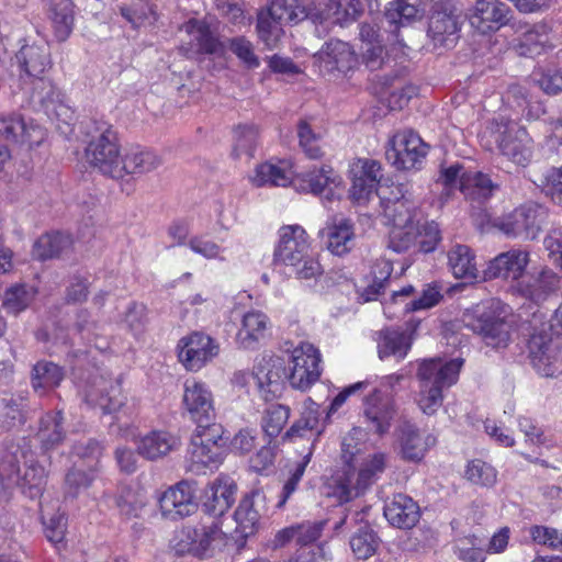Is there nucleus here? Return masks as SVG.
Masks as SVG:
<instances>
[{
    "mask_svg": "<svg viewBox=\"0 0 562 562\" xmlns=\"http://www.w3.org/2000/svg\"><path fill=\"white\" fill-rule=\"evenodd\" d=\"M48 12L56 38L66 41L74 26L72 0H48Z\"/></svg>",
    "mask_w": 562,
    "mask_h": 562,
    "instance_id": "obj_37",
    "label": "nucleus"
},
{
    "mask_svg": "<svg viewBox=\"0 0 562 562\" xmlns=\"http://www.w3.org/2000/svg\"><path fill=\"white\" fill-rule=\"evenodd\" d=\"M398 432L401 454L407 461L419 462L428 448L436 442L430 435L424 438L419 429L409 422L402 423Z\"/></svg>",
    "mask_w": 562,
    "mask_h": 562,
    "instance_id": "obj_30",
    "label": "nucleus"
},
{
    "mask_svg": "<svg viewBox=\"0 0 562 562\" xmlns=\"http://www.w3.org/2000/svg\"><path fill=\"white\" fill-rule=\"evenodd\" d=\"M290 173L281 167L273 164H262L257 167L252 182L257 187L266 184L276 187H286L290 183Z\"/></svg>",
    "mask_w": 562,
    "mask_h": 562,
    "instance_id": "obj_52",
    "label": "nucleus"
},
{
    "mask_svg": "<svg viewBox=\"0 0 562 562\" xmlns=\"http://www.w3.org/2000/svg\"><path fill=\"white\" fill-rule=\"evenodd\" d=\"M224 536L217 520L200 522L195 526L188 525L178 531L175 549L179 554L190 553L203 558L217 546L224 544Z\"/></svg>",
    "mask_w": 562,
    "mask_h": 562,
    "instance_id": "obj_7",
    "label": "nucleus"
},
{
    "mask_svg": "<svg viewBox=\"0 0 562 562\" xmlns=\"http://www.w3.org/2000/svg\"><path fill=\"white\" fill-rule=\"evenodd\" d=\"M269 324L268 316L261 311L247 312L236 335L238 346L243 349H255L259 341L265 338Z\"/></svg>",
    "mask_w": 562,
    "mask_h": 562,
    "instance_id": "obj_32",
    "label": "nucleus"
},
{
    "mask_svg": "<svg viewBox=\"0 0 562 562\" xmlns=\"http://www.w3.org/2000/svg\"><path fill=\"white\" fill-rule=\"evenodd\" d=\"M0 476L16 484L31 499L42 495L46 471L36 459L30 439L20 438L0 449Z\"/></svg>",
    "mask_w": 562,
    "mask_h": 562,
    "instance_id": "obj_1",
    "label": "nucleus"
},
{
    "mask_svg": "<svg viewBox=\"0 0 562 562\" xmlns=\"http://www.w3.org/2000/svg\"><path fill=\"white\" fill-rule=\"evenodd\" d=\"M496 189L497 184L480 171L462 172L460 178V191L471 201L483 202L490 199Z\"/></svg>",
    "mask_w": 562,
    "mask_h": 562,
    "instance_id": "obj_36",
    "label": "nucleus"
},
{
    "mask_svg": "<svg viewBox=\"0 0 562 562\" xmlns=\"http://www.w3.org/2000/svg\"><path fill=\"white\" fill-rule=\"evenodd\" d=\"M559 277L552 270L544 268L537 273H531L518 282V291L522 296L540 304L555 294L559 288Z\"/></svg>",
    "mask_w": 562,
    "mask_h": 562,
    "instance_id": "obj_23",
    "label": "nucleus"
},
{
    "mask_svg": "<svg viewBox=\"0 0 562 562\" xmlns=\"http://www.w3.org/2000/svg\"><path fill=\"white\" fill-rule=\"evenodd\" d=\"M254 379L266 401L279 396L288 380L283 360L278 357L262 358L255 367Z\"/></svg>",
    "mask_w": 562,
    "mask_h": 562,
    "instance_id": "obj_19",
    "label": "nucleus"
},
{
    "mask_svg": "<svg viewBox=\"0 0 562 562\" xmlns=\"http://www.w3.org/2000/svg\"><path fill=\"white\" fill-rule=\"evenodd\" d=\"M458 0H436L430 9L427 34L435 46H450L460 29Z\"/></svg>",
    "mask_w": 562,
    "mask_h": 562,
    "instance_id": "obj_8",
    "label": "nucleus"
},
{
    "mask_svg": "<svg viewBox=\"0 0 562 562\" xmlns=\"http://www.w3.org/2000/svg\"><path fill=\"white\" fill-rule=\"evenodd\" d=\"M315 58L321 72L334 78L348 76L359 66V58L353 47L340 40L326 42Z\"/></svg>",
    "mask_w": 562,
    "mask_h": 562,
    "instance_id": "obj_10",
    "label": "nucleus"
},
{
    "mask_svg": "<svg viewBox=\"0 0 562 562\" xmlns=\"http://www.w3.org/2000/svg\"><path fill=\"white\" fill-rule=\"evenodd\" d=\"M382 203L384 216L392 226L415 224V205L404 194L394 199L382 198Z\"/></svg>",
    "mask_w": 562,
    "mask_h": 562,
    "instance_id": "obj_43",
    "label": "nucleus"
},
{
    "mask_svg": "<svg viewBox=\"0 0 562 562\" xmlns=\"http://www.w3.org/2000/svg\"><path fill=\"white\" fill-rule=\"evenodd\" d=\"M26 400L21 395L0 398V428H10L25 422Z\"/></svg>",
    "mask_w": 562,
    "mask_h": 562,
    "instance_id": "obj_47",
    "label": "nucleus"
},
{
    "mask_svg": "<svg viewBox=\"0 0 562 562\" xmlns=\"http://www.w3.org/2000/svg\"><path fill=\"white\" fill-rule=\"evenodd\" d=\"M448 265L458 279L477 278L475 256L467 245H456L448 252Z\"/></svg>",
    "mask_w": 562,
    "mask_h": 562,
    "instance_id": "obj_39",
    "label": "nucleus"
},
{
    "mask_svg": "<svg viewBox=\"0 0 562 562\" xmlns=\"http://www.w3.org/2000/svg\"><path fill=\"white\" fill-rule=\"evenodd\" d=\"M162 164L159 156L150 150L131 149L122 159V178L126 175H140L157 169Z\"/></svg>",
    "mask_w": 562,
    "mask_h": 562,
    "instance_id": "obj_41",
    "label": "nucleus"
},
{
    "mask_svg": "<svg viewBox=\"0 0 562 562\" xmlns=\"http://www.w3.org/2000/svg\"><path fill=\"white\" fill-rule=\"evenodd\" d=\"M462 358L445 361L441 358L424 360L418 368L420 382L418 406L426 415L435 414L442 405V390L457 383L463 366Z\"/></svg>",
    "mask_w": 562,
    "mask_h": 562,
    "instance_id": "obj_3",
    "label": "nucleus"
},
{
    "mask_svg": "<svg viewBox=\"0 0 562 562\" xmlns=\"http://www.w3.org/2000/svg\"><path fill=\"white\" fill-rule=\"evenodd\" d=\"M352 186L350 196L358 203H364L376 192L382 179L381 164L373 159H357L350 169Z\"/></svg>",
    "mask_w": 562,
    "mask_h": 562,
    "instance_id": "obj_16",
    "label": "nucleus"
},
{
    "mask_svg": "<svg viewBox=\"0 0 562 562\" xmlns=\"http://www.w3.org/2000/svg\"><path fill=\"white\" fill-rule=\"evenodd\" d=\"M182 404L194 423L210 422L216 417L213 394L202 382L195 380L184 382Z\"/></svg>",
    "mask_w": 562,
    "mask_h": 562,
    "instance_id": "obj_17",
    "label": "nucleus"
},
{
    "mask_svg": "<svg viewBox=\"0 0 562 562\" xmlns=\"http://www.w3.org/2000/svg\"><path fill=\"white\" fill-rule=\"evenodd\" d=\"M223 450L217 446H210L202 441L199 436L191 437L188 449V458L192 471H200L203 468L216 465L221 462Z\"/></svg>",
    "mask_w": 562,
    "mask_h": 562,
    "instance_id": "obj_40",
    "label": "nucleus"
},
{
    "mask_svg": "<svg viewBox=\"0 0 562 562\" xmlns=\"http://www.w3.org/2000/svg\"><path fill=\"white\" fill-rule=\"evenodd\" d=\"M384 516L393 527L411 529L419 521L420 509L412 497L398 493L385 503Z\"/></svg>",
    "mask_w": 562,
    "mask_h": 562,
    "instance_id": "obj_25",
    "label": "nucleus"
},
{
    "mask_svg": "<svg viewBox=\"0 0 562 562\" xmlns=\"http://www.w3.org/2000/svg\"><path fill=\"white\" fill-rule=\"evenodd\" d=\"M32 101L38 104L49 117L68 123L72 111L65 102L63 92L52 82L41 79L33 89Z\"/></svg>",
    "mask_w": 562,
    "mask_h": 562,
    "instance_id": "obj_20",
    "label": "nucleus"
},
{
    "mask_svg": "<svg viewBox=\"0 0 562 562\" xmlns=\"http://www.w3.org/2000/svg\"><path fill=\"white\" fill-rule=\"evenodd\" d=\"M88 403L98 406L102 413L112 414L121 408L123 405V397L119 383L111 384L106 393H101L97 396L93 392L87 395Z\"/></svg>",
    "mask_w": 562,
    "mask_h": 562,
    "instance_id": "obj_56",
    "label": "nucleus"
},
{
    "mask_svg": "<svg viewBox=\"0 0 562 562\" xmlns=\"http://www.w3.org/2000/svg\"><path fill=\"white\" fill-rule=\"evenodd\" d=\"M237 486L229 477H217L205 492L203 510L215 520L234 504Z\"/></svg>",
    "mask_w": 562,
    "mask_h": 562,
    "instance_id": "obj_24",
    "label": "nucleus"
},
{
    "mask_svg": "<svg viewBox=\"0 0 562 562\" xmlns=\"http://www.w3.org/2000/svg\"><path fill=\"white\" fill-rule=\"evenodd\" d=\"M379 541L376 535L368 526L360 527L350 539V547L357 559L367 560L374 554Z\"/></svg>",
    "mask_w": 562,
    "mask_h": 562,
    "instance_id": "obj_50",
    "label": "nucleus"
},
{
    "mask_svg": "<svg viewBox=\"0 0 562 562\" xmlns=\"http://www.w3.org/2000/svg\"><path fill=\"white\" fill-rule=\"evenodd\" d=\"M395 416V407L392 398L374 389L363 403V417L369 431L379 436L385 435Z\"/></svg>",
    "mask_w": 562,
    "mask_h": 562,
    "instance_id": "obj_15",
    "label": "nucleus"
},
{
    "mask_svg": "<svg viewBox=\"0 0 562 562\" xmlns=\"http://www.w3.org/2000/svg\"><path fill=\"white\" fill-rule=\"evenodd\" d=\"M92 471H86L74 467L65 476V494L67 497L76 498L80 493L89 488L93 481Z\"/></svg>",
    "mask_w": 562,
    "mask_h": 562,
    "instance_id": "obj_57",
    "label": "nucleus"
},
{
    "mask_svg": "<svg viewBox=\"0 0 562 562\" xmlns=\"http://www.w3.org/2000/svg\"><path fill=\"white\" fill-rule=\"evenodd\" d=\"M290 417L289 407L281 404H271L262 416V429L269 438L277 437Z\"/></svg>",
    "mask_w": 562,
    "mask_h": 562,
    "instance_id": "obj_51",
    "label": "nucleus"
},
{
    "mask_svg": "<svg viewBox=\"0 0 562 562\" xmlns=\"http://www.w3.org/2000/svg\"><path fill=\"white\" fill-rule=\"evenodd\" d=\"M540 26L527 29L515 40L514 49L519 56L535 57L543 50L548 40L547 34L540 32Z\"/></svg>",
    "mask_w": 562,
    "mask_h": 562,
    "instance_id": "obj_48",
    "label": "nucleus"
},
{
    "mask_svg": "<svg viewBox=\"0 0 562 562\" xmlns=\"http://www.w3.org/2000/svg\"><path fill=\"white\" fill-rule=\"evenodd\" d=\"M427 146L413 131L396 133L385 151L386 159L397 169H413L425 158Z\"/></svg>",
    "mask_w": 562,
    "mask_h": 562,
    "instance_id": "obj_13",
    "label": "nucleus"
},
{
    "mask_svg": "<svg viewBox=\"0 0 562 562\" xmlns=\"http://www.w3.org/2000/svg\"><path fill=\"white\" fill-rule=\"evenodd\" d=\"M64 370L50 361H38L32 370V386L35 391L56 387L64 379Z\"/></svg>",
    "mask_w": 562,
    "mask_h": 562,
    "instance_id": "obj_46",
    "label": "nucleus"
},
{
    "mask_svg": "<svg viewBox=\"0 0 562 562\" xmlns=\"http://www.w3.org/2000/svg\"><path fill=\"white\" fill-rule=\"evenodd\" d=\"M418 227L416 224L394 225L389 234V248L401 254L408 250L416 241Z\"/></svg>",
    "mask_w": 562,
    "mask_h": 562,
    "instance_id": "obj_53",
    "label": "nucleus"
},
{
    "mask_svg": "<svg viewBox=\"0 0 562 562\" xmlns=\"http://www.w3.org/2000/svg\"><path fill=\"white\" fill-rule=\"evenodd\" d=\"M302 180L312 193L328 202L340 199L344 192L341 177L328 166L303 173Z\"/></svg>",
    "mask_w": 562,
    "mask_h": 562,
    "instance_id": "obj_26",
    "label": "nucleus"
},
{
    "mask_svg": "<svg viewBox=\"0 0 562 562\" xmlns=\"http://www.w3.org/2000/svg\"><path fill=\"white\" fill-rule=\"evenodd\" d=\"M195 424L196 429L193 432V436H199V438H201L205 443L210 446H217L224 451L227 440L223 438L224 429L221 424L215 423V419L210 422H198Z\"/></svg>",
    "mask_w": 562,
    "mask_h": 562,
    "instance_id": "obj_63",
    "label": "nucleus"
},
{
    "mask_svg": "<svg viewBox=\"0 0 562 562\" xmlns=\"http://www.w3.org/2000/svg\"><path fill=\"white\" fill-rule=\"evenodd\" d=\"M297 137L300 146L308 158L318 159L322 157L323 151L318 145L321 136L304 120H301L297 124Z\"/></svg>",
    "mask_w": 562,
    "mask_h": 562,
    "instance_id": "obj_60",
    "label": "nucleus"
},
{
    "mask_svg": "<svg viewBox=\"0 0 562 562\" xmlns=\"http://www.w3.org/2000/svg\"><path fill=\"white\" fill-rule=\"evenodd\" d=\"M180 32L188 36L187 42L182 40L183 44L188 45L187 52L213 54L217 50L218 43L205 22L191 19L182 25Z\"/></svg>",
    "mask_w": 562,
    "mask_h": 562,
    "instance_id": "obj_33",
    "label": "nucleus"
},
{
    "mask_svg": "<svg viewBox=\"0 0 562 562\" xmlns=\"http://www.w3.org/2000/svg\"><path fill=\"white\" fill-rule=\"evenodd\" d=\"M319 405L313 401L305 403L304 411L301 418L294 423L291 428L285 432V438H292L294 436H304V431H316L318 437L324 427L319 428Z\"/></svg>",
    "mask_w": 562,
    "mask_h": 562,
    "instance_id": "obj_49",
    "label": "nucleus"
},
{
    "mask_svg": "<svg viewBox=\"0 0 562 562\" xmlns=\"http://www.w3.org/2000/svg\"><path fill=\"white\" fill-rule=\"evenodd\" d=\"M414 329L400 330L396 328H386L379 333L378 353L380 359L395 357L403 359L406 357L412 346V334Z\"/></svg>",
    "mask_w": 562,
    "mask_h": 562,
    "instance_id": "obj_34",
    "label": "nucleus"
},
{
    "mask_svg": "<svg viewBox=\"0 0 562 562\" xmlns=\"http://www.w3.org/2000/svg\"><path fill=\"white\" fill-rule=\"evenodd\" d=\"M178 445L179 440L173 435L162 430H154L139 439L137 452L145 459L156 460L167 456Z\"/></svg>",
    "mask_w": 562,
    "mask_h": 562,
    "instance_id": "obj_35",
    "label": "nucleus"
},
{
    "mask_svg": "<svg viewBox=\"0 0 562 562\" xmlns=\"http://www.w3.org/2000/svg\"><path fill=\"white\" fill-rule=\"evenodd\" d=\"M529 262V252L522 249H510L499 254L490 261L486 270V279L501 278L504 280H518L522 277Z\"/></svg>",
    "mask_w": 562,
    "mask_h": 562,
    "instance_id": "obj_22",
    "label": "nucleus"
},
{
    "mask_svg": "<svg viewBox=\"0 0 562 562\" xmlns=\"http://www.w3.org/2000/svg\"><path fill=\"white\" fill-rule=\"evenodd\" d=\"M82 128L88 138L85 153L90 166L104 176L122 179L123 156L120 153L117 134L112 125L105 121L89 119L82 123Z\"/></svg>",
    "mask_w": 562,
    "mask_h": 562,
    "instance_id": "obj_2",
    "label": "nucleus"
},
{
    "mask_svg": "<svg viewBox=\"0 0 562 562\" xmlns=\"http://www.w3.org/2000/svg\"><path fill=\"white\" fill-rule=\"evenodd\" d=\"M547 215V210L535 202L526 203L501 218L495 225L509 237L535 239Z\"/></svg>",
    "mask_w": 562,
    "mask_h": 562,
    "instance_id": "obj_9",
    "label": "nucleus"
},
{
    "mask_svg": "<svg viewBox=\"0 0 562 562\" xmlns=\"http://www.w3.org/2000/svg\"><path fill=\"white\" fill-rule=\"evenodd\" d=\"M529 358L535 370L544 378L562 373V355L558 342L547 331L535 333L528 341Z\"/></svg>",
    "mask_w": 562,
    "mask_h": 562,
    "instance_id": "obj_12",
    "label": "nucleus"
},
{
    "mask_svg": "<svg viewBox=\"0 0 562 562\" xmlns=\"http://www.w3.org/2000/svg\"><path fill=\"white\" fill-rule=\"evenodd\" d=\"M195 488L189 481H180L167 490L159 499L161 513L170 519L184 518L198 509Z\"/></svg>",
    "mask_w": 562,
    "mask_h": 562,
    "instance_id": "obj_18",
    "label": "nucleus"
},
{
    "mask_svg": "<svg viewBox=\"0 0 562 562\" xmlns=\"http://www.w3.org/2000/svg\"><path fill=\"white\" fill-rule=\"evenodd\" d=\"M312 451H310L304 458L297 462L293 469L289 471V477L283 484L282 492L280 494V499L277 504V507L281 508L284 506L286 501L291 497V495L296 491L300 481L302 480L305 469L311 461Z\"/></svg>",
    "mask_w": 562,
    "mask_h": 562,
    "instance_id": "obj_59",
    "label": "nucleus"
},
{
    "mask_svg": "<svg viewBox=\"0 0 562 562\" xmlns=\"http://www.w3.org/2000/svg\"><path fill=\"white\" fill-rule=\"evenodd\" d=\"M510 308L499 300L492 299L482 308L464 314L467 328L482 337L493 348H504L510 340L512 325L508 322Z\"/></svg>",
    "mask_w": 562,
    "mask_h": 562,
    "instance_id": "obj_5",
    "label": "nucleus"
},
{
    "mask_svg": "<svg viewBox=\"0 0 562 562\" xmlns=\"http://www.w3.org/2000/svg\"><path fill=\"white\" fill-rule=\"evenodd\" d=\"M15 58L21 69L38 81L44 79L42 76L52 67L50 50L46 43L22 46Z\"/></svg>",
    "mask_w": 562,
    "mask_h": 562,
    "instance_id": "obj_31",
    "label": "nucleus"
},
{
    "mask_svg": "<svg viewBox=\"0 0 562 562\" xmlns=\"http://www.w3.org/2000/svg\"><path fill=\"white\" fill-rule=\"evenodd\" d=\"M266 496L263 492L256 490L246 495L234 513L236 531L243 537L252 535L265 507Z\"/></svg>",
    "mask_w": 562,
    "mask_h": 562,
    "instance_id": "obj_27",
    "label": "nucleus"
},
{
    "mask_svg": "<svg viewBox=\"0 0 562 562\" xmlns=\"http://www.w3.org/2000/svg\"><path fill=\"white\" fill-rule=\"evenodd\" d=\"M273 19L286 23H299L307 19V5L303 0H271L267 7Z\"/></svg>",
    "mask_w": 562,
    "mask_h": 562,
    "instance_id": "obj_45",
    "label": "nucleus"
},
{
    "mask_svg": "<svg viewBox=\"0 0 562 562\" xmlns=\"http://www.w3.org/2000/svg\"><path fill=\"white\" fill-rule=\"evenodd\" d=\"M486 132L495 138L499 153L517 166H527L532 157V139L515 121L501 117L490 123Z\"/></svg>",
    "mask_w": 562,
    "mask_h": 562,
    "instance_id": "obj_6",
    "label": "nucleus"
},
{
    "mask_svg": "<svg viewBox=\"0 0 562 562\" xmlns=\"http://www.w3.org/2000/svg\"><path fill=\"white\" fill-rule=\"evenodd\" d=\"M33 299V293L25 285L15 284L8 288L2 296V306L12 314L24 311Z\"/></svg>",
    "mask_w": 562,
    "mask_h": 562,
    "instance_id": "obj_55",
    "label": "nucleus"
},
{
    "mask_svg": "<svg viewBox=\"0 0 562 562\" xmlns=\"http://www.w3.org/2000/svg\"><path fill=\"white\" fill-rule=\"evenodd\" d=\"M274 263L283 265L297 279L310 280L322 274L319 262L310 254L307 235L299 225L283 226L274 250Z\"/></svg>",
    "mask_w": 562,
    "mask_h": 562,
    "instance_id": "obj_4",
    "label": "nucleus"
},
{
    "mask_svg": "<svg viewBox=\"0 0 562 562\" xmlns=\"http://www.w3.org/2000/svg\"><path fill=\"white\" fill-rule=\"evenodd\" d=\"M116 505L122 515L128 518L137 517L145 506V501L136 491L131 487H123L116 497Z\"/></svg>",
    "mask_w": 562,
    "mask_h": 562,
    "instance_id": "obj_61",
    "label": "nucleus"
},
{
    "mask_svg": "<svg viewBox=\"0 0 562 562\" xmlns=\"http://www.w3.org/2000/svg\"><path fill=\"white\" fill-rule=\"evenodd\" d=\"M288 381L293 389L306 391L321 376L319 351L308 342H301L292 351Z\"/></svg>",
    "mask_w": 562,
    "mask_h": 562,
    "instance_id": "obj_11",
    "label": "nucleus"
},
{
    "mask_svg": "<svg viewBox=\"0 0 562 562\" xmlns=\"http://www.w3.org/2000/svg\"><path fill=\"white\" fill-rule=\"evenodd\" d=\"M0 135L12 143L32 142L30 128L19 115L0 117Z\"/></svg>",
    "mask_w": 562,
    "mask_h": 562,
    "instance_id": "obj_54",
    "label": "nucleus"
},
{
    "mask_svg": "<svg viewBox=\"0 0 562 562\" xmlns=\"http://www.w3.org/2000/svg\"><path fill=\"white\" fill-rule=\"evenodd\" d=\"M179 360L190 371H199L218 355L220 346L215 340L200 331L182 337L178 344Z\"/></svg>",
    "mask_w": 562,
    "mask_h": 562,
    "instance_id": "obj_14",
    "label": "nucleus"
},
{
    "mask_svg": "<svg viewBox=\"0 0 562 562\" xmlns=\"http://www.w3.org/2000/svg\"><path fill=\"white\" fill-rule=\"evenodd\" d=\"M72 245L69 235L63 233H52L42 235L33 246V257L38 260H48L58 258L67 252Z\"/></svg>",
    "mask_w": 562,
    "mask_h": 562,
    "instance_id": "obj_38",
    "label": "nucleus"
},
{
    "mask_svg": "<svg viewBox=\"0 0 562 562\" xmlns=\"http://www.w3.org/2000/svg\"><path fill=\"white\" fill-rule=\"evenodd\" d=\"M285 23L281 20L273 19L270 10L262 9L257 16V34L259 40L269 49L277 47L279 41L284 34L283 25Z\"/></svg>",
    "mask_w": 562,
    "mask_h": 562,
    "instance_id": "obj_44",
    "label": "nucleus"
},
{
    "mask_svg": "<svg viewBox=\"0 0 562 562\" xmlns=\"http://www.w3.org/2000/svg\"><path fill=\"white\" fill-rule=\"evenodd\" d=\"M258 130L252 125H239L235 130L234 154L236 157H252L256 150Z\"/></svg>",
    "mask_w": 562,
    "mask_h": 562,
    "instance_id": "obj_58",
    "label": "nucleus"
},
{
    "mask_svg": "<svg viewBox=\"0 0 562 562\" xmlns=\"http://www.w3.org/2000/svg\"><path fill=\"white\" fill-rule=\"evenodd\" d=\"M321 235L326 238L328 250L336 256L349 252L355 244L353 224L344 217H334L321 231Z\"/></svg>",
    "mask_w": 562,
    "mask_h": 562,
    "instance_id": "obj_29",
    "label": "nucleus"
},
{
    "mask_svg": "<svg viewBox=\"0 0 562 562\" xmlns=\"http://www.w3.org/2000/svg\"><path fill=\"white\" fill-rule=\"evenodd\" d=\"M510 13V8L501 0H476L470 22L482 33L496 31L509 21Z\"/></svg>",
    "mask_w": 562,
    "mask_h": 562,
    "instance_id": "obj_21",
    "label": "nucleus"
},
{
    "mask_svg": "<svg viewBox=\"0 0 562 562\" xmlns=\"http://www.w3.org/2000/svg\"><path fill=\"white\" fill-rule=\"evenodd\" d=\"M384 468V456L381 453L374 454L359 470L355 485H351L350 483L346 482H339L335 492L339 501L341 503L349 502L353 497L359 496L372 483L374 476L378 473L383 472Z\"/></svg>",
    "mask_w": 562,
    "mask_h": 562,
    "instance_id": "obj_28",
    "label": "nucleus"
},
{
    "mask_svg": "<svg viewBox=\"0 0 562 562\" xmlns=\"http://www.w3.org/2000/svg\"><path fill=\"white\" fill-rule=\"evenodd\" d=\"M37 438L45 451L58 446L64 440L65 429L61 412L48 413L41 418Z\"/></svg>",
    "mask_w": 562,
    "mask_h": 562,
    "instance_id": "obj_42",
    "label": "nucleus"
},
{
    "mask_svg": "<svg viewBox=\"0 0 562 562\" xmlns=\"http://www.w3.org/2000/svg\"><path fill=\"white\" fill-rule=\"evenodd\" d=\"M465 475L469 481L482 486L494 485L497 476L495 469L480 459L473 460L468 464Z\"/></svg>",
    "mask_w": 562,
    "mask_h": 562,
    "instance_id": "obj_62",
    "label": "nucleus"
},
{
    "mask_svg": "<svg viewBox=\"0 0 562 562\" xmlns=\"http://www.w3.org/2000/svg\"><path fill=\"white\" fill-rule=\"evenodd\" d=\"M244 0H216V9L229 23L243 26L247 24Z\"/></svg>",
    "mask_w": 562,
    "mask_h": 562,
    "instance_id": "obj_64",
    "label": "nucleus"
}]
</instances>
